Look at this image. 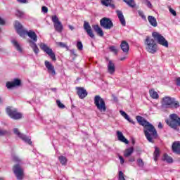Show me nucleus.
Returning a JSON list of instances; mask_svg holds the SVG:
<instances>
[{
    "label": "nucleus",
    "mask_w": 180,
    "mask_h": 180,
    "mask_svg": "<svg viewBox=\"0 0 180 180\" xmlns=\"http://www.w3.org/2000/svg\"><path fill=\"white\" fill-rule=\"evenodd\" d=\"M136 119L141 126H143V133L148 141L154 143V140L158 139V133L155 127L140 115L136 116Z\"/></svg>",
    "instance_id": "obj_1"
},
{
    "label": "nucleus",
    "mask_w": 180,
    "mask_h": 180,
    "mask_svg": "<svg viewBox=\"0 0 180 180\" xmlns=\"http://www.w3.org/2000/svg\"><path fill=\"white\" fill-rule=\"evenodd\" d=\"M14 27L19 36L22 37V39H26V37L30 39L29 40L30 44L32 46H37L36 43L37 42V34L33 30L27 31L23 28V25L19 22V21H15L14 24Z\"/></svg>",
    "instance_id": "obj_2"
},
{
    "label": "nucleus",
    "mask_w": 180,
    "mask_h": 180,
    "mask_svg": "<svg viewBox=\"0 0 180 180\" xmlns=\"http://www.w3.org/2000/svg\"><path fill=\"white\" fill-rule=\"evenodd\" d=\"M170 120H165V122L169 127L176 130V131H179L180 127V117H178L176 114H171L169 115Z\"/></svg>",
    "instance_id": "obj_3"
},
{
    "label": "nucleus",
    "mask_w": 180,
    "mask_h": 180,
    "mask_svg": "<svg viewBox=\"0 0 180 180\" xmlns=\"http://www.w3.org/2000/svg\"><path fill=\"white\" fill-rule=\"evenodd\" d=\"M162 108L166 109L174 108L177 109V108H179V102L175 101L174 98L165 96L162 100Z\"/></svg>",
    "instance_id": "obj_4"
},
{
    "label": "nucleus",
    "mask_w": 180,
    "mask_h": 180,
    "mask_svg": "<svg viewBox=\"0 0 180 180\" xmlns=\"http://www.w3.org/2000/svg\"><path fill=\"white\" fill-rule=\"evenodd\" d=\"M6 112L8 116L13 120H20V119L23 117V114H22V112H19L17 108H14L12 106L7 107L6 108Z\"/></svg>",
    "instance_id": "obj_5"
},
{
    "label": "nucleus",
    "mask_w": 180,
    "mask_h": 180,
    "mask_svg": "<svg viewBox=\"0 0 180 180\" xmlns=\"http://www.w3.org/2000/svg\"><path fill=\"white\" fill-rule=\"evenodd\" d=\"M94 105L101 113H105V112H106V103H105V100H103L101 96H95Z\"/></svg>",
    "instance_id": "obj_6"
},
{
    "label": "nucleus",
    "mask_w": 180,
    "mask_h": 180,
    "mask_svg": "<svg viewBox=\"0 0 180 180\" xmlns=\"http://www.w3.org/2000/svg\"><path fill=\"white\" fill-rule=\"evenodd\" d=\"M51 20L53 23V27L56 32H58V33H61L63 30H64V27L63 26L61 21L58 20V17H57V15H53L51 17Z\"/></svg>",
    "instance_id": "obj_7"
},
{
    "label": "nucleus",
    "mask_w": 180,
    "mask_h": 180,
    "mask_svg": "<svg viewBox=\"0 0 180 180\" xmlns=\"http://www.w3.org/2000/svg\"><path fill=\"white\" fill-rule=\"evenodd\" d=\"M13 171L14 175H15L18 180L23 179V177L25 176V173L22 167H20V165L17 164L14 165L13 167Z\"/></svg>",
    "instance_id": "obj_8"
},
{
    "label": "nucleus",
    "mask_w": 180,
    "mask_h": 180,
    "mask_svg": "<svg viewBox=\"0 0 180 180\" xmlns=\"http://www.w3.org/2000/svg\"><path fill=\"white\" fill-rule=\"evenodd\" d=\"M152 36L155 39V40L157 41L158 44H160V46H168V41H167V39H165V37L161 35V34L158 32H153Z\"/></svg>",
    "instance_id": "obj_9"
},
{
    "label": "nucleus",
    "mask_w": 180,
    "mask_h": 180,
    "mask_svg": "<svg viewBox=\"0 0 180 180\" xmlns=\"http://www.w3.org/2000/svg\"><path fill=\"white\" fill-rule=\"evenodd\" d=\"M13 133H14V134H15V136H18V137L21 139V140H22L25 143H27V144H30V146H32V140L30 139V138H29L27 136L20 133V131H19V129L18 128L13 129Z\"/></svg>",
    "instance_id": "obj_10"
},
{
    "label": "nucleus",
    "mask_w": 180,
    "mask_h": 180,
    "mask_svg": "<svg viewBox=\"0 0 180 180\" xmlns=\"http://www.w3.org/2000/svg\"><path fill=\"white\" fill-rule=\"evenodd\" d=\"M100 25L101 27L107 30H110L111 27H113V22H112V20L108 18H103L100 20Z\"/></svg>",
    "instance_id": "obj_11"
},
{
    "label": "nucleus",
    "mask_w": 180,
    "mask_h": 180,
    "mask_svg": "<svg viewBox=\"0 0 180 180\" xmlns=\"http://www.w3.org/2000/svg\"><path fill=\"white\" fill-rule=\"evenodd\" d=\"M20 85H22V80L18 78H15L11 82H7L6 84V86L8 89H12L13 88L20 86Z\"/></svg>",
    "instance_id": "obj_12"
},
{
    "label": "nucleus",
    "mask_w": 180,
    "mask_h": 180,
    "mask_svg": "<svg viewBox=\"0 0 180 180\" xmlns=\"http://www.w3.org/2000/svg\"><path fill=\"white\" fill-rule=\"evenodd\" d=\"M76 91L79 99H85L88 96V91L84 87H76Z\"/></svg>",
    "instance_id": "obj_13"
},
{
    "label": "nucleus",
    "mask_w": 180,
    "mask_h": 180,
    "mask_svg": "<svg viewBox=\"0 0 180 180\" xmlns=\"http://www.w3.org/2000/svg\"><path fill=\"white\" fill-rule=\"evenodd\" d=\"M84 29L86 32L89 37H91V39H95V34H94V32L92 31V28L91 27L89 22L86 21L84 22Z\"/></svg>",
    "instance_id": "obj_14"
},
{
    "label": "nucleus",
    "mask_w": 180,
    "mask_h": 180,
    "mask_svg": "<svg viewBox=\"0 0 180 180\" xmlns=\"http://www.w3.org/2000/svg\"><path fill=\"white\" fill-rule=\"evenodd\" d=\"M44 51L49 56L50 58H51L52 61H57V58H56V53L53 52V49L49 48L47 46H42Z\"/></svg>",
    "instance_id": "obj_15"
},
{
    "label": "nucleus",
    "mask_w": 180,
    "mask_h": 180,
    "mask_svg": "<svg viewBox=\"0 0 180 180\" xmlns=\"http://www.w3.org/2000/svg\"><path fill=\"white\" fill-rule=\"evenodd\" d=\"M45 67L47 68L49 74H51L52 77L56 75V70H54V66L51 63L49 60H45Z\"/></svg>",
    "instance_id": "obj_16"
},
{
    "label": "nucleus",
    "mask_w": 180,
    "mask_h": 180,
    "mask_svg": "<svg viewBox=\"0 0 180 180\" xmlns=\"http://www.w3.org/2000/svg\"><path fill=\"white\" fill-rule=\"evenodd\" d=\"M116 13L118 18L120 19V22L122 26H126V20L124 19V15H123V13L119 10H117Z\"/></svg>",
    "instance_id": "obj_17"
},
{
    "label": "nucleus",
    "mask_w": 180,
    "mask_h": 180,
    "mask_svg": "<svg viewBox=\"0 0 180 180\" xmlns=\"http://www.w3.org/2000/svg\"><path fill=\"white\" fill-rule=\"evenodd\" d=\"M173 153L179 154L180 153V141H174L172 146Z\"/></svg>",
    "instance_id": "obj_18"
},
{
    "label": "nucleus",
    "mask_w": 180,
    "mask_h": 180,
    "mask_svg": "<svg viewBox=\"0 0 180 180\" xmlns=\"http://www.w3.org/2000/svg\"><path fill=\"white\" fill-rule=\"evenodd\" d=\"M117 137L120 141L125 143V144H129V141L123 136V133L120 131H117Z\"/></svg>",
    "instance_id": "obj_19"
},
{
    "label": "nucleus",
    "mask_w": 180,
    "mask_h": 180,
    "mask_svg": "<svg viewBox=\"0 0 180 180\" xmlns=\"http://www.w3.org/2000/svg\"><path fill=\"white\" fill-rule=\"evenodd\" d=\"M108 71L109 74H115V71H116V68L115 67V63L112 62V60H109L108 64Z\"/></svg>",
    "instance_id": "obj_20"
},
{
    "label": "nucleus",
    "mask_w": 180,
    "mask_h": 180,
    "mask_svg": "<svg viewBox=\"0 0 180 180\" xmlns=\"http://www.w3.org/2000/svg\"><path fill=\"white\" fill-rule=\"evenodd\" d=\"M94 32L97 33L98 36H100V37H103V30L101 27H99L98 25H95L92 26Z\"/></svg>",
    "instance_id": "obj_21"
},
{
    "label": "nucleus",
    "mask_w": 180,
    "mask_h": 180,
    "mask_svg": "<svg viewBox=\"0 0 180 180\" xmlns=\"http://www.w3.org/2000/svg\"><path fill=\"white\" fill-rule=\"evenodd\" d=\"M148 20L150 25L153 27H157V26H158V22H157V19L154 16L149 15L148 17Z\"/></svg>",
    "instance_id": "obj_22"
},
{
    "label": "nucleus",
    "mask_w": 180,
    "mask_h": 180,
    "mask_svg": "<svg viewBox=\"0 0 180 180\" xmlns=\"http://www.w3.org/2000/svg\"><path fill=\"white\" fill-rule=\"evenodd\" d=\"M101 5H103L104 6H110L112 9H115L116 6L114 4H112V0H101Z\"/></svg>",
    "instance_id": "obj_23"
},
{
    "label": "nucleus",
    "mask_w": 180,
    "mask_h": 180,
    "mask_svg": "<svg viewBox=\"0 0 180 180\" xmlns=\"http://www.w3.org/2000/svg\"><path fill=\"white\" fill-rule=\"evenodd\" d=\"M146 50L148 51V53H150L151 54H155V53H157L158 51V47L157 46H147Z\"/></svg>",
    "instance_id": "obj_24"
},
{
    "label": "nucleus",
    "mask_w": 180,
    "mask_h": 180,
    "mask_svg": "<svg viewBox=\"0 0 180 180\" xmlns=\"http://www.w3.org/2000/svg\"><path fill=\"white\" fill-rule=\"evenodd\" d=\"M120 112L121 113L122 116H123V117L126 119V120H128V122H129V123H131L132 124H135L136 122H134L133 120L130 119V117L129 116V115H127V113H126V112L123 110H120Z\"/></svg>",
    "instance_id": "obj_25"
},
{
    "label": "nucleus",
    "mask_w": 180,
    "mask_h": 180,
    "mask_svg": "<svg viewBox=\"0 0 180 180\" xmlns=\"http://www.w3.org/2000/svg\"><path fill=\"white\" fill-rule=\"evenodd\" d=\"M132 153H134V148L130 147L125 150V151L124 153V157H126V158L130 157V155H131Z\"/></svg>",
    "instance_id": "obj_26"
},
{
    "label": "nucleus",
    "mask_w": 180,
    "mask_h": 180,
    "mask_svg": "<svg viewBox=\"0 0 180 180\" xmlns=\"http://www.w3.org/2000/svg\"><path fill=\"white\" fill-rule=\"evenodd\" d=\"M145 43L146 44H147V46H157V44H155V41L150 38V37H146Z\"/></svg>",
    "instance_id": "obj_27"
},
{
    "label": "nucleus",
    "mask_w": 180,
    "mask_h": 180,
    "mask_svg": "<svg viewBox=\"0 0 180 180\" xmlns=\"http://www.w3.org/2000/svg\"><path fill=\"white\" fill-rule=\"evenodd\" d=\"M160 154H161V152L160 151V148H158V147H155V151L153 153V155H154V160L155 162L158 161V157H160Z\"/></svg>",
    "instance_id": "obj_28"
},
{
    "label": "nucleus",
    "mask_w": 180,
    "mask_h": 180,
    "mask_svg": "<svg viewBox=\"0 0 180 180\" xmlns=\"http://www.w3.org/2000/svg\"><path fill=\"white\" fill-rule=\"evenodd\" d=\"M150 96L153 99H158L159 96L158 93L154 90V89H152L149 91Z\"/></svg>",
    "instance_id": "obj_29"
},
{
    "label": "nucleus",
    "mask_w": 180,
    "mask_h": 180,
    "mask_svg": "<svg viewBox=\"0 0 180 180\" xmlns=\"http://www.w3.org/2000/svg\"><path fill=\"white\" fill-rule=\"evenodd\" d=\"M129 8H136V2H134V0H123Z\"/></svg>",
    "instance_id": "obj_30"
},
{
    "label": "nucleus",
    "mask_w": 180,
    "mask_h": 180,
    "mask_svg": "<svg viewBox=\"0 0 180 180\" xmlns=\"http://www.w3.org/2000/svg\"><path fill=\"white\" fill-rule=\"evenodd\" d=\"M163 161H167L169 164H171L173 162L172 158L168 155V154L165 153L162 158Z\"/></svg>",
    "instance_id": "obj_31"
},
{
    "label": "nucleus",
    "mask_w": 180,
    "mask_h": 180,
    "mask_svg": "<svg viewBox=\"0 0 180 180\" xmlns=\"http://www.w3.org/2000/svg\"><path fill=\"white\" fill-rule=\"evenodd\" d=\"M58 160L62 165H67V162L68 160H67V158H65V156H60L58 158Z\"/></svg>",
    "instance_id": "obj_32"
},
{
    "label": "nucleus",
    "mask_w": 180,
    "mask_h": 180,
    "mask_svg": "<svg viewBox=\"0 0 180 180\" xmlns=\"http://www.w3.org/2000/svg\"><path fill=\"white\" fill-rule=\"evenodd\" d=\"M110 51H111V53H113V54H115V56H117V53H119V50L116 48V46H110Z\"/></svg>",
    "instance_id": "obj_33"
},
{
    "label": "nucleus",
    "mask_w": 180,
    "mask_h": 180,
    "mask_svg": "<svg viewBox=\"0 0 180 180\" xmlns=\"http://www.w3.org/2000/svg\"><path fill=\"white\" fill-rule=\"evenodd\" d=\"M136 162L139 168H144V161H143V159L141 158L137 159Z\"/></svg>",
    "instance_id": "obj_34"
},
{
    "label": "nucleus",
    "mask_w": 180,
    "mask_h": 180,
    "mask_svg": "<svg viewBox=\"0 0 180 180\" xmlns=\"http://www.w3.org/2000/svg\"><path fill=\"white\" fill-rule=\"evenodd\" d=\"M1 136H6V137H8V136H11V131L6 129H1Z\"/></svg>",
    "instance_id": "obj_35"
},
{
    "label": "nucleus",
    "mask_w": 180,
    "mask_h": 180,
    "mask_svg": "<svg viewBox=\"0 0 180 180\" xmlns=\"http://www.w3.org/2000/svg\"><path fill=\"white\" fill-rule=\"evenodd\" d=\"M121 49L122 50L123 53H129V50H130V46H121Z\"/></svg>",
    "instance_id": "obj_36"
},
{
    "label": "nucleus",
    "mask_w": 180,
    "mask_h": 180,
    "mask_svg": "<svg viewBox=\"0 0 180 180\" xmlns=\"http://www.w3.org/2000/svg\"><path fill=\"white\" fill-rule=\"evenodd\" d=\"M56 104L60 109H65V105L60 100H56Z\"/></svg>",
    "instance_id": "obj_37"
},
{
    "label": "nucleus",
    "mask_w": 180,
    "mask_h": 180,
    "mask_svg": "<svg viewBox=\"0 0 180 180\" xmlns=\"http://www.w3.org/2000/svg\"><path fill=\"white\" fill-rule=\"evenodd\" d=\"M12 160L14 162H20L21 160L16 155H12Z\"/></svg>",
    "instance_id": "obj_38"
},
{
    "label": "nucleus",
    "mask_w": 180,
    "mask_h": 180,
    "mask_svg": "<svg viewBox=\"0 0 180 180\" xmlns=\"http://www.w3.org/2000/svg\"><path fill=\"white\" fill-rule=\"evenodd\" d=\"M32 50H33L34 53L36 54V56H37V54H39V51H40V50L39 49L37 46H32Z\"/></svg>",
    "instance_id": "obj_39"
},
{
    "label": "nucleus",
    "mask_w": 180,
    "mask_h": 180,
    "mask_svg": "<svg viewBox=\"0 0 180 180\" xmlns=\"http://www.w3.org/2000/svg\"><path fill=\"white\" fill-rule=\"evenodd\" d=\"M169 11L170 12V13H172V15H173V16H176V11L171 8V6L169 7Z\"/></svg>",
    "instance_id": "obj_40"
},
{
    "label": "nucleus",
    "mask_w": 180,
    "mask_h": 180,
    "mask_svg": "<svg viewBox=\"0 0 180 180\" xmlns=\"http://www.w3.org/2000/svg\"><path fill=\"white\" fill-rule=\"evenodd\" d=\"M16 16H18V18H22V16H23V12L17 10L16 13H15Z\"/></svg>",
    "instance_id": "obj_41"
},
{
    "label": "nucleus",
    "mask_w": 180,
    "mask_h": 180,
    "mask_svg": "<svg viewBox=\"0 0 180 180\" xmlns=\"http://www.w3.org/2000/svg\"><path fill=\"white\" fill-rule=\"evenodd\" d=\"M15 50H17L18 53H23V49H22L20 46H15Z\"/></svg>",
    "instance_id": "obj_42"
},
{
    "label": "nucleus",
    "mask_w": 180,
    "mask_h": 180,
    "mask_svg": "<svg viewBox=\"0 0 180 180\" xmlns=\"http://www.w3.org/2000/svg\"><path fill=\"white\" fill-rule=\"evenodd\" d=\"M138 13H139V16H141V18L142 19H146V15H144V13L143 11H139Z\"/></svg>",
    "instance_id": "obj_43"
},
{
    "label": "nucleus",
    "mask_w": 180,
    "mask_h": 180,
    "mask_svg": "<svg viewBox=\"0 0 180 180\" xmlns=\"http://www.w3.org/2000/svg\"><path fill=\"white\" fill-rule=\"evenodd\" d=\"M42 12H44V13H47V12H49V8L46 6H42Z\"/></svg>",
    "instance_id": "obj_44"
},
{
    "label": "nucleus",
    "mask_w": 180,
    "mask_h": 180,
    "mask_svg": "<svg viewBox=\"0 0 180 180\" xmlns=\"http://www.w3.org/2000/svg\"><path fill=\"white\" fill-rule=\"evenodd\" d=\"M176 85L177 86H180V77H177V78L176 79Z\"/></svg>",
    "instance_id": "obj_45"
},
{
    "label": "nucleus",
    "mask_w": 180,
    "mask_h": 180,
    "mask_svg": "<svg viewBox=\"0 0 180 180\" xmlns=\"http://www.w3.org/2000/svg\"><path fill=\"white\" fill-rule=\"evenodd\" d=\"M119 159L120 161V164H124V159L123 158V156H119Z\"/></svg>",
    "instance_id": "obj_46"
},
{
    "label": "nucleus",
    "mask_w": 180,
    "mask_h": 180,
    "mask_svg": "<svg viewBox=\"0 0 180 180\" xmlns=\"http://www.w3.org/2000/svg\"><path fill=\"white\" fill-rule=\"evenodd\" d=\"M70 51L71 56H75V57H77V54L75 53V51L74 49H71Z\"/></svg>",
    "instance_id": "obj_47"
},
{
    "label": "nucleus",
    "mask_w": 180,
    "mask_h": 180,
    "mask_svg": "<svg viewBox=\"0 0 180 180\" xmlns=\"http://www.w3.org/2000/svg\"><path fill=\"white\" fill-rule=\"evenodd\" d=\"M11 43H12V44L13 45V46H19V43L18 42V41H16V40H13L12 41H11Z\"/></svg>",
    "instance_id": "obj_48"
},
{
    "label": "nucleus",
    "mask_w": 180,
    "mask_h": 180,
    "mask_svg": "<svg viewBox=\"0 0 180 180\" xmlns=\"http://www.w3.org/2000/svg\"><path fill=\"white\" fill-rule=\"evenodd\" d=\"M120 46H129V43H127V41H122L121 42Z\"/></svg>",
    "instance_id": "obj_49"
},
{
    "label": "nucleus",
    "mask_w": 180,
    "mask_h": 180,
    "mask_svg": "<svg viewBox=\"0 0 180 180\" xmlns=\"http://www.w3.org/2000/svg\"><path fill=\"white\" fill-rule=\"evenodd\" d=\"M112 98L114 102H117L118 99L115 94H112Z\"/></svg>",
    "instance_id": "obj_50"
},
{
    "label": "nucleus",
    "mask_w": 180,
    "mask_h": 180,
    "mask_svg": "<svg viewBox=\"0 0 180 180\" xmlns=\"http://www.w3.org/2000/svg\"><path fill=\"white\" fill-rule=\"evenodd\" d=\"M20 4H27V0H17Z\"/></svg>",
    "instance_id": "obj_51"
},
{
    "label": "nucleus",
    "mask_w": 180,
    "mask_h": 180,
    "mask_svg": "<svg viewBox=\"0 0 180 180\" xmlns=\"http://www.w3.org/2000/svg\"><path fill=\"white\" fill-rule=\"evenodd\" d=\"M129 161V162H134V161H136V158L134 157H131Z\"/></svg>",
    "instance_id": "obj_52"
},
{
    "label": "nucleus",
    "mask_w": 180,
    "mask_h": 180,
    "mask_svg": "<svg viewBox=\"0 0 180 180\" xmlns=\"http://www.w3.org/2000/svg\"><path fill=\"white\" fill-rule=\"evenodd\" d=\"M127 58V55H125L124 57L120 58V61H124Z\"/></svg>",
    "instance_id": "obj_53"
},
{
    "label": "nucleus",
    "mask_w": 180,
    "mask_h": 180,
    "mask_svg": "<svg viewBox=\"0 0 180 180\" xmlns=\"http://www.w3.org/2000/svg\"><path fill=\"white\" fill-rule=\"evenodd\" d=\"M5 23H6L5 20L1 18V25L4 26Z\"/></svg>",
    "instance_id": "obj_54"
},
{
    "label": "nucleus",
    "mask_w": 180,
    "mask_h": 180,
    "mask_svg": "<svg viewBox=\"0 0 180 180\" xmlns=\"http://www.w3.org/2000/svg\"><path fill=\"white\" fill-rule=\"evenodd\" d=\"M146 5L147 6H148V8H151L152 6L151 2H150L149 1H146Z\"/></svg>",
    "instance_id": "obj_55"
},
{
    "label": "nucleus",
    "mask_w": 180,
    "mask_h": 180,
    "mask_svg": "<svg viewBox=\"0 0 180 180\" xmlns=\"http://www.w3.org/2000/svg\"><path fill=\"white\" fill-rule=\"evenodd\" d=\"M158 127V129H162V124L161 122H159Z\"/></svg>",
    "instance_id": "obj_56"
},
{
    "label": "nucleus",
    "mask_w": 180,
    "mask_h": 180,
    "mask_svg": "<svg viewBox=\"0 0 180 180\" xmlns=\"http://www.w3.org/2000/svg\"><path fill=\"white\" fill-rule=\"evenodd\" d=\"M83 48H84L83 46H77V49H78V50H79V51H82V49H83Z\"/></svg>",
    "instance_id": "obj_57"
},
{
    "label": "nucleus",
    "mask_w": 180,
    "mask_h": 180,
    "mask_svg": "<svg viewBox=\"0 0 180 180\" xmlns=\"http://www.w3.org/2000/svg\"><path fill=\"white\" fill-rule=\"evenodd\" d=\"M68 27H69V29L70 30H74V29H75V27H74V26H72V25H68Z\"/></svg>",
    "instance_id": "obj_58"
},
{
    "label": "nucleus",
    "mask_w": 180,
    "mask_h": 180,
    "mask_svg": "<svg viewBox=\"0 0 180 180\" xmlns=\"http://www.w3.org/2000/svg\"><path fill=\"white\" fill-rule=\"evenodd\" d=\"M77 46H82V42H81L80 41H78L77 43Z\"/></svg>",
    "instance_id": "obj_59"
},
{
    "label": "nucleus",
    "mask_w": 180,
    "mask_h": 180,
    "mask_svg": "<svg viewBox=\"0 0 180 180\" xmlns=\"http://www.w3.org/2000/svg\"><path fill=\"white\" fill-rule=\"evenodd\" d=\"M58 46H65V44L63 43V42H59L58 44Z\"/></svg>",
    "instance_id": "obj_60"
},
{
    "label": "nucleus",
    "mask_w": 180,
    "mask_h": 180,
    "mask_svg": "<svg viewBox=\"0 0 180 180\" xmlns=\"http://www.w3.org/2000/svg\"><path fill=\"white\" fill-rule=\"evenodd\" d=\"M51 89V91H53L54 92H56L57 91V88H52Z\"/></svg>",
    "instance_id": "obj_61"
},
{
    "label": "nucleus",
    "mask_w": 180,
    "mask_h": 180,
    "mask_svg": "<svg viewBox=\"0 0 180 180\" xmlns=\"http://www.w3.org/2000/svg\"><path fill=\"white\" fill-rule=\"evenodd\" d=\"M62 47H65L68 51V50H70V49H68V46H63Z\"/></svg>",
    "instance_id": "obj_62"
},
{
    "label": "nucleus",
    "mask_w": 180,
    "mask_h": 180,
    "mask_svg": "<svg viewBox=\"0 0 180 180\" xmlns=\"http://www.w3.org/2000/svg\"><path fill=\"white\" fill-rule=\"evenodd\" d=\"M136 141L133 139L132 140V144H135Z\"/></svg>",
    "instance_id": "obj_63"
},
{
    "label": "nucleus",
    "mask_w": 180,
    "mask_h": 180,
    "mask_svg": "<svg viewBox=\"0 0 180 180\" xmlns=\"http://www.w3.org/2000/svg\"><path fill=\"white\" fill-rule=\"evenodd\" d=\"M40 46H46L44 44H41Z\"/></svg>",
    "instance_id": "obj_64"
}]
</instances>
